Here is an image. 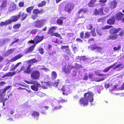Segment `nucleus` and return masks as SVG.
<instances>
[{
	"mask_svg": "<svg viewBox=\"0 0 124 124\" xmlns=\"http://www.w3.org/2000/svg\"><path fill=\"white\" fill-rule=\"evenodd\" d=\"M5 22L6 25L8 24H9L10 23H12L10 19L6 20L5 21Z\"/></svg>",
	"mask_w": 124,
	"mask_h": 124,
	"instance_id": "46",
	"label": "nucleus"
},
{
	"mask_svg": "<svg viewBox=\"0 0 124 124\" xmlns=\"http://www.w3.org/2000/svg\"><path fill=\"white\" fill-rule=\"evenodd\" d=\"M88 76L87 74H85V76L83 78L84 80H87L88 79Z\"/></svg>",
	"mask_w": 124,
	"mask_h": 124,
	"instance_id": "56",
	"label": "nucleus"
},
{
	"mask_svg": "<svg viewBox=\"0 0 124 124\" xmlns=\"http://www.w3.org/2000/svg\"><path fill=\"white\" fill-rule=\"evenodd\" d=\"M11 71H14V70L15 69L17 68L16 67L15 65L14 66V65H12L11 66Z\"/></svg>",
	"mask_w": 124,
	"mask_h": 124,
	"instance_id": "54",
	"label": "nucleus"
},
{
	"mask_svg": "<svg viewBox=\"0 0 124 124\" xmlns=\"http://www.w3.org/2000/svg\"><path fill=\"white\" fill-rule=\"evenodd\" d=\"M74 67L71 65H68L67 66V69L63 68V70L66 73H70V70L72 68H74Z\"/></svg>",
	"mask_w": 124,
	"mask_h": 124,
	"instance_id": "11",
	"label": "nucleus"
},
{
	"mask_svg": "<svg viewBox=\"0 0 124 124\" xmlns=\"http://www.w3.org/2000/svg\"><path fill=\"white\" fill-rule=\"evenodd\" d=\"M34 7V6H32L27 8L26 9L27 12L28 13H31L32 10L33 9Z\"/></svg>",
	"mask_w": 124,
	"mask_h": 124,
	"instance_id": "33",
	"label": "nucleus"
},
{
	"mask_svg": "<svg viewBox=\"0 0 124 124\" xmlns=\"http://www.w3.org/2000/svg\"><path fill=\"white\" fill-rule=\"evenodd\" d=\"M9 41L10 40L9 39H4L2 40V41L3 42V44H4L7 43L8 41Z\"/></svg>",
	"mask_w": 124,
	"mask_h": 124,
	"instance_id": "49",
	"label": "nucleus"
},
{
	"mask_svg": "<svg viewBox=\"0 0 124 124\" xmlns=\"http://www.w3.org/2000/svg\"><path fill=\"white\" fill-rule=\"evenodd\" d=\"M117 89V86H115L113 87V88L112 89V90H110L111 91H113L116 90Z\"/></svg>",
	"mask_w": 124,
	"mask_h": 124,
	"instance_id": "64",
	"label": "nucleus"
},
{
	"mask_svg": "<svg viewBox=\"0 0 124 124\" xmlns=\"http://www.w3.org/2000/svg\"><path fill=\"white\" fill-rule=\"evenodd\" d=\"M118 35L117 34L110 35L109 36V39L112 40H115L118 38Z\"/></svg>",
	"mask_w": 124,
	"mask_h": 124,
	"instance_id": "25",
	"label": "nucleus"
},
{
	"mask_svg": "<svg viewBox=\"0 0 124 124\" xmlns=\"http://www.w3.org/2000/svg\"><path fill=\"white\" fill-rule=\"evenodd\" d=\"M97 32L100 36H101L102 35V33L100 31L97 30H96Z\"/></svg>",
	"mask_w": 124,
	"mask_h": 124,
	"instance_id": "55",
	"label": "nucleus"
},
{
	"mask_svg": "<svg viewBox=\"0 0 124 124\" xmlns=\"http://www.w3.org/2000/svg\"><path fill=\"white\" fill-rule=\"evenodd\" d=\"M115 22V19L114 16H113L110 19L107 21V23L110 24H113Z\"/></svg>",
	"mask_w": 124,
	"mask_h": 124,
	"instance_id": "26",
	"label": "nucleus"
},
{
	"mask_svg": "<svg viewBox=\"0 0 124 124\" xmlns=\"http://www.w3.org/2000/svg\"><path fill=\"white\" fill-rule=\"evenodd\" d=\"M18 15H20V18H21V20L23 21L24 20L27 16V14L25 13L24 12L22 13L21 12H20L19 13Z\"/></svg>",
	"mask_w": 124,
	"mask_h": 124,
	"instance_id": "12",
	"label": "nucleus"
},
{
	"mask_svg": "<svg viewBox=\"0 0 124 124\" xmlns=\"http://www.w3.org/2000/svg\"><path fill=\"white\" fill-rule=\"evenodd\" d=\"M110 26L108 25H106L104 27L102 28V29H108L110 28Z\"/></svg>",
	"mask_w": 124,
	"mask_h": 124,
	"instance_id": "57",
	"label": "nucleus"
},
{
	"mask_svg": "<svg viewBox=\"0 0 124 124\" xmlns=\"http://www.w3.org/2000/svg\"><path fill=\"white\" fill-rule=\"evenodd\" d=\"M117 2L115 0H114L111 2L110 7L112 8H115L117 6Z\"/></svg>",
	"mask_w": 124,
	"mask_h": 124,
	"instance_id": "22",
	"label": "nucleus"
},
{
	"mask_svg": "<svg viewBox=\"0 0 124 124\" xmlns=\"http://www.w3.org/2000/svg\"><path fill=\"white\" fill-rule=\"evenodd\" d=\"M20 15H18L16 16H13L10 18V19L12 22H13L16 21L19 18H20Z\"/></svg>",
	"mask_w": 124,
	"mask_h": 124,
	"instance_id": "19",
	"label": "nucleus"
},
{
	"mask_svg": "<svg viewBox=\"0 0 124 124\" xmlns=\"http://www.w3.org/2000/svg\"><path fill=\"white\" fill-rule=\"evenodd\" d=\"M37 31V29H34L31 30L30 32L32 34H35L36 33Z\"/></svg>",
	"mask_w": 124,
	"mask_h": 124,
	"instance_id": "50",
	"label": "nucleus"
},
{
	"mask_svg": "<svg viewBox=\"0 0 124 124\" xmlns=\"http://www.w3.org/2000/svg\"><path fill=\"white\" fill-rule=\"evenodd\" d=\"M31 65L30 64H28V66L27 67H24V66L22 67L20 70L19 71H23L24 70L23 72L24 73H27L28 74L30 73L31 71L30 69Z\"/></svg>",
	"mask_w": 124,
	"mask_h": 124,
	"instance_id": "7",
	"label": "nucleus"
},
{
	"mask_svg": "<svg viewBox=\"0 0 124 124\" xmlns=\"http://www.w3.org/2000/svg\"><path fill=\"white\" fill-rule=\"evenodd\" d=\"M103 8L102 7L101 8L99 9V13L100 14H99L102 15L103 14Z\"/></svg>",
	"mask_w": 124,
	"mask_h": 124,
	"instance_id": "44",
	"label": "nucleus"
},
{
	"mask_svg": "<svg viewBox=\"0 0 124 124\" xmlns=\"http://www.w3.org/2000/svg\"><path fill=\"white\" fill-rule=\"evenodd\" d=\"M79 103L81 106H84L87 105L88 104V102L85 99V98H82L80 100Z\"/></svg>",
	"mask_w": 124,
	"mask_h": 124,
	"instance_id": "10",
	"label": "nucleus"
},
{
	"mask_svg": "<svg viewBox=\"0 0 124 124\" xmlns=\"http://www.w3.org/2000/svg\"><path fill=\"white\" fill-rule=\"evenodd\" d=\"M8 112L9 114L10 113L12 115L14 113V110L13 109H8Z\"/></svg>",
	"mask_w": 124,
	"mask_h": 124,
	"instance_id": "41",
	"label": "nucleus"
},
{
	"mask_svg": "<svg viewBox=\"0 0 124 124\" xmlns=\"http://www.w3.org/2000/svg\"><path fill=\"white\" fill-rule=\"evenodd\" d=\"M57 76V74L55 72L53 71L51 72V78L52 80L55 79Z\"/></svg>",
	"mask_w": 124,
	"mask_h": 124,
	"instance_id": "28",
	"label": "nucleus"
},
{
	"mask_svg": "<svg viewBox=\"0 0 124 124\" xmlns=\"http://www.w3.org/2000/svg\"><path fill=\"white\" fill-rule=\"evenodd\" d=\"M16 72L15 71L9 72L6 73L2 77V78H3L6 77H12L16 74Z\"/></svg>",
	"mask_w": 124,
	"mask_h": 124,
	"instance_id": "18",
	"label": "nucleus"
},
{
	"mask_svg": "<svg viewBox=\"0 0 124 124\" xmlns=\"http://www.w3.org/2000/svg\"><path fill=\"white\" fill-rule=\"evenodd\" d=\"M39 51L40 53L41 54H43L44 53L43 49L42 48H40L39 49Z\"/></svg>",
	"mask_w": 124,
	"mask_h": 124,
	"instance_id": "61",
	"label": "nucleus"
},
{
	"mask_svg": "<svg viewBox=\"0 0 124 124\" xmlns=\"http://www.w3.org/2000/svg\"><path fill=\"white\" fill-rule=\"evenodd\" d=\"M69 90V88L67 85L63 86L62 89V91H63L62 93L63 95L65 94V92L68 91Z\"/></svg>",
	"mask_w": 124,
	"mask_h": 124,
	"instance_id": "24",
	"label": "nucleus"
},
{
	"mask_svg": "<svg viewBox=\"0 0 124 124\" xmlns=\"http://www.w3.org/2000/svg\"><path fill=\"white\" fill-rule=\"evenodd\" d=\"M54 31L51 28H50L48 31V33L49 34H51V35H52V33H54Z\"/></svg>",
	"mask_w": 124,
	"mask_h": 124,
	"instance_id": "47",
	"label": "nucleus"
},
{
	"mask_svg": "<svg viewBox=\"0 0 124 124\" xmlns=\"http://www.w3.org/2000/svg\"><path fill=\"white\" fill-rule=\"evenodd\" d=\"M107 0H100L99 2L102 3L100 4V5L101 6H103L105 5V3L107 2Z\"/></svg>",
	"mask_w": 124,
	"mask_h": 124,
	"instance_id": "36",
	"label": "nucleus"
},
{
	"mask_svg": "<svg viewBox=\"0 0 124 124\" xmlns=\"http://www.w3.org/2000/svg\"><path fill=\"white\" fill-rule=\"evenodd\" d=\"M22 56L23 55L22 54H19L10 60V61L11 62H12L14 61H15L16 60L21 58Z\"/></svg>",
	"mask_w": 124,
	"mask_h": 124,
	"instance_id": "17",
	"label": "nucleus"
},
{
	"mask_svg": "<svg viewBox=\"0 0 124 124\" xmlns=\"http://www.w3.org/2000/svg\"><path fill=\"white\" fill-rule=\"evenodd\" d=\"M20 26L21 25L20 24H17L13 26V28L15 29H16L19 28Z\"/></svg>",
	"mask_w": 124,
	"mask_h": 124,
	"instance_id": "39",
	"label": "nucleus"
},
{
	"mask_svg": "<svg viewBox=\"0 0 124 124\" xmlns=\"http://www.w3.org/2000/svg\"><path fill=\"white\" fill-rule=\"evenodd\" d=\"M36 60L35 59L33 58L31 60H30L29 61V63H33L36 62Z\"/></svg>",
	"mask_w": 124,
	"mask_h": 124,
	"instance_id": "43",
	"label": "nucleus"
},
{
	"mask_svg": "<svg viewBox=\"0 0 124 124\" xmlns=\"http://www.w3.org/2000/svg\"><path fill=\"white\" fill-rule=\"evenodd\" d=\"M90 35V33L88 32H86L85 34V38H88Z\"/></svg>",
	"mask_w": 124,
	"mask_h": 124,
	"instance_id": "40",
	"label": "nucleus"
},
{
	"mask_svg": "<svg viewBox=\"0 0 124 124\" xmlns=\"http://www.w3.org/2000/svg\"><path fill=\"white\" fill-rule=\"evenodd\" d=\"M39 76L40 73L38 71H34L31 74V78L33 79H39Z\"/></svg>",
	"mask_w": 124,
	"mask_h": 124,
	"instance_id": "9",
	"label": "nucleus"
},
{
	"mask_svg": "<svg viewBox=\"0 0 124 124\" xmlns=\"http://www.w3.org/2000/svg\"><path fill=\"white\" fill-rule=\"evenodd\" d=\"M93 28V26L91 24H89L86 26V28L88 30H91Z\"/></svg>",
	"mask_w": 124,
	"mask_h": 124,
	"instance_id": "45",
	"label": "nucleus"
},
{
	"mask_svg": "<svg viewBox=\"0 0 124 124\" xmlns=\"http://www.w3.org/2000/svg\"><path fill=\"white\" fill-rule=\"evenodd\" d=\"M97 0H91L89 4V6L90 7H93L94 6L95 1Z\"/></svg>",
	"mask_w": 124,
	"mask_h": 124,
	"instance_id": "34",
	"label": "nucleus"
},
{
	"mask_svg": "<svg viewBox=\"0 0 124 124\" xmlns=\"http://www.w3.org/2000/svg\"><path fill=\"white\" fill-rule=\"evenodd\" d=\"M59 80H57V82H55L53 84V86L55 87H57L58 85V83L59 82Z\"/></svg>",
	"mask_w": 124,
	"mask_h": 124,
	"instance_id": "48",
	"label": "nucleus"
},
{
	"mask_svg": "<svg viewBox=\"0 0 124 124\" xmlns=\"http://www.w3.org/2000/svg\"><path fill=\"white\" fill-rule=\"evenodd\" d=\"M45 20H38L34 23V26L35 27L39 28L42 26L44 23Z\"/></svg>",
	"mask_w": 124,
	"mask_h": 124,
	"instance_id": "8",
	"label": "nucleus"
},
{
	"mask_svg": "<svg viewBox=\"0 0 124 124\" xmlns=\"http://www.w3.org/2000/svg\"><path fill=\"white\" fill-rule=\"evenodd\" d=\"M16 8V5L14 4H12L9 8V10L10 11H12Z\"/></svg>",
	"mask_w": 124,
	"mask_h": 124,
	"instance_id": "32",
	"label": "nucleus"
},
{
	"mask_svg": "<svg viewBox=\"0 0 124 124\" xmlns=\"http://www.w3.org/2000/svg\"><path fill=\"white\" fill-rule=\"evenodd\" d=\"M38 95L41 97H42L45 94L41 92H39L38 93Z\"/></svg>",
	"mask_w": 124,
	"mask_h": 124,
	"instance_id": "51",
	"label": "nucleus"
},
{
	"mask_svg": "<svg viewBox=\"0 0 124 124\" xmlns=\"http://www.w3.org/2000/svg\"><path fill=\"white\" fill-rule=\"evenodd\" d=\"M124 31L123 30L121 31L120 33H119V35L121 36H122L124 34Z\"/></svg>",
	"mask_w": 124,
	"mask_h": 124,
	"instance_id": "63",
	"label": "nucleus"
},
{
	"mask_svg": "<svg viewBox=\"0 0 124 124\" xmlns=\"http://www.w3.org/2000/svg\"><path fill=\"white\" fill-rule=\"evenodd\" d=\"M14 49H12L7 51L5 53H4L3 55L4 57L8 56L10 54L12 53L14 51Z\"/></svg>",
	"mask_w": 124,
	"mask_h": 124,
	"instance_id": "16",
	"label": "nucleus"
},
{
	"mask_svg": "<svg viewBox=\"0 0 124 124\" xmlns=\"http://www.w3.org/2000/svg\"><path fill=\"white\" fill-rule=\"evenodd\" d=\"M43 38L44 37L43 36H37L33 40L30 41L29 42L30 43H33L36 45L41 41L43 39Z\"/></svg>",
	"mask_w": 124,
	"mask_h": 124,
	"instance_id": "3",
	"label": "nucleus"
},
{
	"mask_svg": "<svg viewBox=\"0 0 124 124\" xmlns=\"http://www.w3.org/2000/svg\"><path fill=\"white\" fill-rule=\"evenodd\" d=\"M93 95L94 94L92 92L89 91L85 93L84 97L85 99L88 102H89L92 103L93 100Z\"/></svg>",
	"mask_w": 124,
	"mask_h": 124,
	"instance_id": "2",
	"label": "nucleus"
},
{
	"mask_svg": "<svg viewBox=\"0 0 124 124\" xmlns=\"http://www.w3.org/2000/svg\"><path fill=\"white\" fill-rule=\"evenodd\" d=\"M74 5L72 3H68L65 6L64 10L67 12L70 13L74 8Z\"/></svg>",
	"mask_w": 124,
	"mask_h": 124,
	"instance_id": "4",
	"label": "nucleus"
},
{
	"mask_svg": "<svg viewBox=\"0 0 124 124\" xmlns=\"http://www.w3.org/2000/svg\"><path fill=\"white\" fill-rule=\"evenodd\" d=\"M103 9L104 11L106 12H108L109 11L107 7H105L104 8H103Z\"/></svg>",
	"mask_w": 124,
	"mask_h": 124,
	"instance_id": "60",
	"label": "nucleus"
},
{
	"mask_svg": "<svg viewBox=\"0 0 124 124\" xmlns=\"http://www.w3.org/2000/svg\"><path fill=\"white\" fill-rule=\"evenodd\" d=\"M7 6V2L6 0H3L1 1L0 5V10H2L5 8Z\"/></svg>",
	"mask_w": 124,
	"mask_h": 124,
	"instance_id": "13",
	"label": "nucleus"
},
{
	"mask_svg": "<svg viewBox=\"0 0 124 124\" xmlns=\"http://www.w3.org/2000/svg\"><path fill=\"white\" fill-rule=\"evenodd\" d=\"M123 65V64H120L118 65H116L114 68V69H116L117 68H118L122 66Z\"/></svg>",
	"mask_w": 124,
	"mask_h": 124,
	"instance_id": "53",
	"label": "nucleus"
},
{
	"mask_svg": "<svg viewBox=\"0 0 124 124\" xmlns=\"http://www.w3.org/2000/svg\"><path fill=\"white\" fill-rule=\"evenodd\" d=\"M121 48L120 46H118V47H114L113 48V49L114 51H117L119 50Z\"/></svg>",
	"mask_w": 124,
	"mask_h": 124,
	"instance_id": "59",
	"label": "nucleus"
},
{
	"mask_svg": "<svg viewBox=\"0 0 124 124\" xmlns=\"http://www.w3.org/2000/svg\"><path fill=\"white\" fill-rule=\"evenodd\" d=\"M35 46V45L34 44V45L30 47L28 49H26V53H28L32 51L33 50Z\"/></svg>",
	"mask_w": 124,
	"mask_h": 124,
	"instance_id": "29",
	"label": "nucleus"
},
{
	"mask_svg": "<svg viewBox=\"0 0 124 124\" xmlns=\"http://www.w3.org/2000/svg\"><path fill=\"white\" fill-rule=\"evenodd\" d=\"M31 115L36 118V119L38 120V117L39 116V113L38 112L33 111L32 112Z\"/></svg>",
	"mask_w": 124,
	"mask_h": 124,
	"instance_id": "23",
	"label": "nucleus"
},
{
	"mask_svg": "<svg viewBox=\"0 0 124 124\" xmlns=\"http://www.w3.org/2000/svg\"><path fill=\"white\" fill-rule=\"evenodd\" d=\"M78 59H79V57L78 56ZM80 60H82L84 61V62H85L86 63H87V62H87V61L88 60V59H87L86 57L84 56L80 57Z\"/></svg>",
	"mask_w": 124,
	"mask_h": 124,
	"instance_id": "31",
	"label": "nucleus"
},
{
	"mask_svg": "<svg viewBox=\"0 0 124 124\" xmlns=\"http://www.w3.org/2000/svg\"><path fill=\"white\" fill-rule=\"evenodd\" d=\"M22 115L21 112H17L15 115V117L16 118H19L21 117Z\"/></svg>",
	"mask_w": 124,
	"mask_h": 124,
	"instance_id": "35",
	"label": "nucleus"
},
{
	"mask_svg": "<svg viewBox=\"0 0 124 124\" xmlns=\"http://www.w3.org/2000/svg\"><path fill=\"white\" fill-rule=\"evenodd\" d=\"M102 48H101L98 47V46H94L92 49V50H95L96 52H100L102 50Z\"/></svg>",
	"mask_w": 124,
	"mask_h": 124,
	"instance_id": "27",
	"label": "nucleus"
},
{
	"mask_svg": "<svg viewBox=\"0 0 124 124\" xmlns=\"http://www.w3.org/2000/svg\"><path fill=\"white\" fill-rule=\"evenodd\" d=\"M65 17H61L57 19L56 20L57 23L59 25H61L63 23V20L66 19Z\"/></svg>",
	"mask_w": 124,
	"mask_h": 124,
	"instance_id": "15",
	"label": "nucleus"
},
{
	"mask_svg": "<svg viewBox=\"0 0 124 124\" xmlns=\"http://www.w3.org/2000/svg\"><path fill=\"white\" fill-rule=\"evenodd\" d=\"M69 46H62L61 49H63L64 51H65L69 48Z\"/></svg>",
	"mask_w": 124,
	"mask_h": 124,
	"instance_id": "37",
	"label": "nucleus"
},
{
	"mask_svg": "<svg viewBox=\"0 0 124 124\" xmlns=\"http://www.w3.org/2000/svg\"><path fill=\"white\" fill-rule=\"evenodd\" d=\"M87 11L86 9L81 8L80 9L76 14L77 18H82L84 16L83 14Z\"/></svg>",
	"mask_w": 124,
	"mask_h": 124,
	"instance_id": "5",
	"label": "nucleus"
},
{
	"mask_svg": "<svg viewBox=\"0 0 124 124\" xmlns=\"http://www.w3.org/2000/svg\"><path fill=\"white\" fill-rule=\"evenodd\" d=\"M119 89L120 90H123L124 89V82L121 87L119 88Z\"/></svg>",
	"mask_w": 124,
	"mask_h": 124,
	"instance_id": "58",
	"label": "nucleus"
},
{
	"mask_svg": "<svg viewBox=\"0 0 124 124\" xmlns=\"http://www.w3.org/2000/svg\"><path fill=\"white\" fill-rule=\"evenodd\" d=\"M33 12L35 14H37L40 12V11L37 9H36L34 10Z\"/></svg>",
	"mask_w": 124,
	"mask_h": 124,
	"instance_id": "42",
	"label": "nucleus"
},
{
	"mask_svg": "<svg viewBox=\"0 0 124 124\" xmlns=\"http://www.w3.org/2000/svg\"><path fill=\"white\" fill-rule=\"evenodd\" d=\"M5 118L7 120L11 121L12 120L10 115L9 114H7L5 117Z\"/></svg>",
	"mask_w": 124,
	"mask_h": 124,
	"instance_id": "30",
	"label": "nucleus"
},
{
	"mask_svg": "<svg viewBox=\"0 0 124 124\" xmlns=\"http://www.w3.org/2000/svg\"><path fill=\"white\" fill-rule=\"evenodd\" d=\"M116 63L115 62V63L113 64L107 68H106L105 69L103 70V71L105 72H108L109 70L111 68H113L116 65Z\"/></svg>",
	"mask_w": 124,
	"mask_h": 124,
	"instance_id": "20",
	"label": "nucleus"
},
{
	"mask_svg": "<svg viewBox=\"0 0 124 124\" xmlns=\"http://www.w3.org/2000/svg\"><path fill=\"white\" fill-rule=\"evenodd\" d=\"M121 30V29L120 28H118V29L112 28L110 30V32L111 33H115Z\"/></svg>",
	"mask_w": 124,
	"mask_h": 124,
	"instance_id": "21",
	"label": "nucleus"
},
{
	"mask_svg": "<svg viewBox=\"0 0 124 124\" xmlns=\"http://www.w3.org/2000/svg\"><path fill=\"white\" fill-rule=\"evenodd\" d=\"M19 5L20 7H23L24 5V3L23 2H20L19 3Z\"/></svg>",
	"mask_w": 124,
	"mask_h": 124,
	"instance_id": "62",
	"label": "nucleus"
},
{
	"mask_svg": "<svg viewBox=\"0 0 124 124\" xmlns=\"http://www.w3.org/2000/svg\"><path fill=\"white\" fill-rule=\"evenodd\" d=\"M26 82L28 84H34V85L31 86V88L32 90L36 91H38L39 88L40 87V85L37 82H36L34 80L31 81L30 82L26 81Z\"/></svg>",
	"mask_w": 124,
	"mask_h": 124,
	"instance_id": "1",
	"label": "nucleus"
},
{
	"mask_svg": "<svg viewBox=\"0 0 124 124\" xmlns=\"http://www.w3.org/2000/svg\"><path fill=\"white\" fill-rule=\"evenodd\" d=\"M52 35H51L52 36H54L57 37H59L61 39L62 38V37L60 35L57 33H52Z\"/></svg>",
	"mask_w": 124,
	"mask_h": 124,
	"instance_id": "38",
	"label": "nucleus"
},
{
	"mask_svg": "<svg viewBox=\"0 0 124 124\" xmlns=\"http://www.w3.org/2000/svg\"><path fill=\"white\" fill-rule=\"evenodd\" d=\"M124 16V14L122 12H119L116 15V18L118 20H121Z\"/></svg>",
	"mask_w": 124,
	"mask_h": 124,
	"instance_id": "14",
	"label": "nucleus"
},
{
	"mask_svg": "<svg viewBox=\"0 0 124 124\" xmlns=\"http://www.w3.org/2000/svg\"><path fill=\"white\" fill-rule=\"evenodd\" d=\"M10 86H7L3 90H1L0 91V101H3V97L5 96L6 92L10 88Z\"/></svg>",
	"mask_w": 124,
	"mask_h": 124,
	"instance_id": "6",
	"label": "nucleus"
},
{
	"mask_svg": "<svg viewBox=\"0 0 124 124\" xmlns=\"http://www.w3.org/2000/svg\"><path fill=\"white\" fill-rule=\"evenodd\" d=\"M92 35L93 36H95L96 34V33L95 32V30H92L91 31Z\"/></svg>",
	"mask_w": 124,
	"mask_h": 124,
	"instance_id": "52",
	"label": "nucleus"
}]
</instances>
